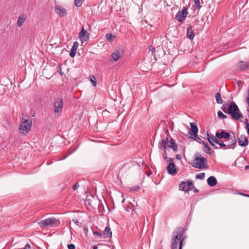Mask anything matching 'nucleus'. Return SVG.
I'll use <instances>...</instances> for the list:
<instances>
[{
    "mask_svg": "<svg viewBox=\"0 0 249 249\" xmlns=\"http://www.w3.org/2000/svg\"><path fill=\"white\" fill-rule=\"evenodd\" d=\"M221 109L225 113L231 114V118L234 120H240L244 118L243 115L234 102L230 103L228 108L225 105H223Z\"/></svg>",
    "mask_w": 249,
    "mask_h": 249,
    "instance_id": "obj_1",
    "label": "nucleus"
},
{
    "mask_svg": "<svg viewBox=\"0 0 249 249\" xmlns=\"http://www.w3.org/2000/svg\"><path fill=\"white\" fill-rule=\"evenodd\" d=\"M197 156L195 158V162L192 163V166L195 168H197L201 169L202 168H207V160L206 158L203 157L201 155L197 153Z\"/></svg>",
    "mask_w": 249,
    "mask_h": 249,
    "instance_id": "obj_2",
    "label": "nucleus"
},
{
    "mask_svg": "<svg viewBox=\"0 0 249 249\" xmlns=\"http://www.w3.org/2000/svg\"><path fill=\"white\" fill-rule=\"evenodd\" d=\"M59 224L58 221L54 217H50L38 222V225L41 228L45 227H53L58 226Z\"/></svg>",
    "mask_w": 249,
    "mask_h": 249,
    "instance_id": "obj_3",
    "label": "nucleus"
},
{
    "mask_svg": "<svg viewBox=\"0 0 249 249\" xmlns=\"http://www.w3.org/2000/svg\"><path fill=\"white\" fill-rule=\"evenodd\" d=\"M32 121L25 119L22 121L19 125V131L21 133L25 135L30 131L32 126Z\"/></svg>",
    "mask_w": 249,
    "mask_h": 249,
    "instance_id": "obj_4",
    "label": "nucleus"
},
{
    "mask_svg": "<svg viewBox=\"0 0 249 249\" xmlns=\"http://www.w3.org/2000/svg\"><path fill=\"white\" fill-rule=\"evenodd\" d=\"M160 142H162L163 144L165 146H167L168 147L171 148L174 151L176 152L178 149V146L177 144L174 142L173 138H171L170 139L168 136L165 140H161Z\"/></svg>",
    "mask_w": 249,
    "mask_h": 249,
    "instance_id": "obj_5",
    "label": "nucleus"
},
{
    "mask_svg": "<svg viewBox=\"0 0 249 249\" xmlns=\"http://www.w3.org/2000/svg\"><path fill=\"white\" fill-rule=\"evenodd\" d=\"M54 113L56 116L57 114L61 112L63 107V99L62 97L58 98L54 103Z\"/></svg>",
    "mask_w": 249,
    "mask_h": 249,
    "instance_id": "obj_6",
    "label": "nucleus"
},
{
    "mask_svg": "<svg viewBox=\"0 0 249 249\" xmlns=\"http://www.w3.org/2000/svg\"><path fill=\"white\" fill-rule=\"evenodd\" d=\"M188 7H184L181 11H179L176 15V19L179 21L182 22L185 18L187 16L188 12L187 10Z\"/></svg>",
    "mask_w": 249,
    "mask_h": 249,
    "instance_id": "obj_7",
    "label": "nucleus"
},
{
    "mask_svg": "<svg viewBox=\"0 0 249 249\" xmlns=\"http://www.w3.org/2000/svg\"><path fill=\"white\" fill-rule=\"evenodd\" d=\"M173 160H174L173 159H169V161L171 162L168 164L167 170L169 174L174 176L177 173V171L175 168V164L173 162Z\"/></svg>",
    "mask_w": 249,
    "mask_h": 249,
    "instance_id": "obj_8",
    "label": "nucleus"
},
{
    "mask_svg": "<svg viewBox=\"0 0 249 249\" xmlns=\"http://www.w3.org/2000/svg\"><path fill=\"white\" fill-rule=\"evenodd\" d=\"M184 233V229L182 227H178L177 229L176 232L174 233V236H173L175 239H179V240H182L183 238L182 237L183 234ZM185 239V237H184V239Z\"/></svg>",
    "mask_w": 249,
    "mask_h": 249,
    "instance_id": "obj_9",
    "label": "nucleus"
},
{
    "mask_svg": "<svg viewBox=\"0 0 249 249\" xmlns=\"http://www.w3.org/2000/svg\"><path fill=\"white\" fill-rule=\"evenodd\" d=\"M124 53V50L123 49H118L112 53L111 57L115 61H117L123 55Z\"/></svg>",
    "mask_w": 249,
    "mask_h": 249,
    "instance_id": "obj_10",
    "label": "nucleus"
},
{
    "mask_svg": "<svg viewBox=\"0 0 249 249\" xmlns=\"http://www.w3.org/2000/svg\"><path fill=\"white\" fill-rule=\"evenodd\" d=\"M54 10L60 17H65L67 15L66 9L62 6L55 5Z\"/></svg>",
    "mask_w": 249,
    "mask_h": 249,
    "instance_id": "obj_11",
    "label": "nucleus"
},
{
    "mask_svg": "<svg viewBox=\"0 0 249 249\" xmlns=\"http://www.w3.org/2000/svg\"><path fill=\"white\" fill-rule=\"evenodd\" d=\"M238 142L241 146H246L249 144L248 139L244 134L240 135L238 138Z\"/></svg>",
    "mask_w": 249,
    "mask_h": 249,
    "instance_id": "obj_12",
    "label": "nucleus"
},
{
    "mask_svg": "<svg viewBox=\"0 0 249 249\" xmlns=\"http://www.w3.org/2000/svg\"><path fill=\"white\" fill-rule=\"evenodd\" d=\"M79 36L81 40L85 41H87L89 39V34L87 31L84 30V26H82V27L81 32L79 34Z\"/></svg>",
    "mask_w": 249,
    "mask_h": 249,
    "instance_id": "obj_13",
    "label": "nucleus"
},
{
    "mask_svg": "<svg viewBox=\"0 0 249 249\" xmlns=\"http://www.w3.org/2000/svg\"><path fill=\"white\" fill-rule=\"evenodd\" d=\"M215 136L219 139L225 138L226 139H229L230 137V135L228 132H226L224 130L221 131L220 132H216L215 133Z\"/></svg>",
    "mask_w": 249,
    "mask_h": 249,
    "instance_id": "obj_14",
    "label": "nucleus"
},
{
    "mask_svg": "<svg viewBox=\"0 0 249 249\" xmlns=\"http://www.w3.org/2000/svg\"><path fill=\"white\" fill-rule=\"evenodd\" d=\"M237 67L240 71H244L249 68V62L241 61L238 63Z\"/></svg>",
    "mask_w": 249,
    "mask_h": 249,
    "instance_id": "obj_15",
    "label": "nucleus"
},
{
    "mask_svg": "<svg viewBox=\"0 0 249 249\" xmlns=\"http://www.w3.org/2000/svg\"><path fill=\"white\" fill-rule=\"evenodd\" d=\"M78 46V43L77 41L73 42V45L71 49L70 55L71 57H74L76 54V51Z\"/></svg>",
    "mask_w": 249,
    "mask_h": 249,
    "instance_id": "obj_16",
    "label": "nucleus"
},
{
    "mask_svg": "<svg viewBox=\"0 0 249 249\" xmlns=\"http://www.w3.org/2000/svg\"><path fill=\"white\" fill-rule=\"evenodd\" d=\"M158 147L160 149H161L164 151L163 153L162 154V156L164 160H166L167 158V154L166 152V147L163 144L162 142H159L158 143Z\"/></svg>",
    "mask_w": 249,
    "mask_h": 249,
    "instance_id": "obj_17",
    "label": "nucleus"
},
{
    "mask_svg": "<svg viewBox=\"0 0 249 249\" xmlns=\"http://www.w3.org/2000/svg\"><path fill=\"white\" fill-rule=\"evenodd\" d=\"M191 132L192 133V135L194 136H197L198 133V128L197 125L195 123H191Z\"/></svg>",
    "mask_w": 249,
    "mask_h": 249,
    "instance_id": "obj_18",
    "label": "nucleus"
},
{
    "mask_svg": "<svg viewBox=\"0 0 249 249\" xmlns=\"http://www.w3.org/2000/svg\"><path fill=\"white\" fill-rule=\"evenodd\" d=\"M217 180L213 176H211L207 179V183L211 187L214 186L217 184Z\"/></svg>",
    "mask_w": 249,
    "mask_h": 249,
    "instance_id": "obj_19",
    "label": "nucleus"
},
{
    "mask_svg": "<svg viewBox=\"0 0 249 249\" xmlns=\"http://www.w3.org/2000/svg\"><path fill=\"white\" fill-rule=\"evenodd\" d=\"M26 19V16L22 14L19 16L17 20V25L18 27L21 26Z\"/></svg>",
    "mask_w": 249,
    "mask_h": 249,
    "instance_id": "obj_20",
    "label": "nucleus"
},
{
    "mask_svg": "<svg viewBox=\"0 0 249 249\" xmlns=\"http://www.w3.org/2000/svg\"><path fill=\"white\" fill-rule=\"evenodd\" d=\"M187 36L192 40L195 37V33L192 30V27L190 25L187 27Z\"/></svg>",
    "mask_w": 249,
    "mask_h": 249,
    "instance_id": "obj_21",
    "label": "nucleus"
},
{
    "mask_svg": "<svg viewBox=\"0 0 249 249\" xmlns=\"http://www.w3.org/2000/svg\"><path fill=\"white\" fill-rule=\"evenodd\" d=\"M112 236V232L110 230V229L108 227H107L105 230L104 231V232H103V237L104 238H108V237H111Z\"/></svg>",
    "mask_w": 249,
    "mask_h": 249,
    "instance_id": "obj_22",
    "label": "nucleus"
},
{
    "mask_svg": "<svg viewBox=\"0 0 249 249\" xmlns=\"http://www.w3.org/2000/svg\"><path fill=\"white\" fill-rule=\"evenodd\" d=\"M229 138L230 140H231V142L227 144L228 149L232 148V146L234 145L236 143V139L234 135H233V136L230 137Z\"/></svg>",
    "mask_w": 249,
    "mask_h": 249,
    "instance_id": "obj_23",
    "label": "nucleus"
},
{
    "mask_svg": "<svg viewBox=\"0 0 249 249\" xmlns=\"http://www.w3.org/2000/svg\"><path fill=\"white\" fill-rule=\"evenodd\" d=\"M215 143L219 144L221 146V147L224 150L228 149L227 145L224 143V142L221 140H219L217 139H215Z\"/></svg>",
    "mask_w": 249,
    "mask_h": 249,
    "instance_id": "obj_24",
    "label": "nucleus"
},
{
    "mask_svg": "<svg viewBox=\"0 0 249 249\" xmlns=\"http://www.w3.org/2000/svg\"><path fill=\"white\" fill-rule=\"evenodd\" d=\"M202 143L204 145V151L209 154H211V149L209 146L208 144L206 142H205L204 141H202Z\"/></svg>",
    "mask_w": 249,
    "mask_h": 249,
    "instance_id": "obj_25",
    "label": "nucleus"
},
{
    "mask_svg": "<svg viewBox=\"0 0 249 249\" xmlns=\"http://www.w3.org/2000/svg\"><path fill=\"white\" fill-rule=\"evenodd\" d=\"M181 240H179V239H175V238H173L172 239V243L171 245L172 249H177L178 247V242L180 243Z\"/></svg>",
    "mask_w": 249,
    "mask_h": 249,
    "instance_id": "obj_26",
    "label": "nucleus"
},
{
    "mask_svg": "<svg viewBox=\"0 0 249 249\" xmlns=\"http://www.w3.org/2000/svg\"><path fill=\"white\" fill-rule=\"evenodd\" d=\"M115 36L112 35V34L108 33L106 35V38L108 41L109 42L113 41L115 39Z\"/></svg>",
    "mask_w": 249,
    "mask_h": 249,
    "instance_id": "obj_27",
    "label": "nucleus"
},
{
    "mask_svg": "<svg viewBox=\"0 0 249 249\" xmlns=\"http://www.w3.org/2000/svg\"><path fill=\"white\" fill-rule=\"evenodd\" d=\"M186 182V185L188 186L187 188L186 189V192H189L190 190H192L193 189V187H194V184L193 183L192 181H188Z\"/></svg>",
    "mask_w": 249,
    "mask_h": 249,
    "instance_id": "obj_28",
    "label": "nucleus"
},
{
    "mask_svg": "<svg viewBox=\"0 0 249 249\" xmlns=\"http://www.w3.org/2000/svg\"><path fill=\"white\" fill-rule=\"evenodd\" d=\"M215 98L216 99V103L218 104H221L223 103V101L221 98V95L219 93L217 92L215 93Z\"/></svg>",
    "mask_w": 249,
    "mask_h": 249,
    "instance_id": "obj_29",
    "label": "nucleus"
},
{
    "mask_svg": "<svg viewBox=\"0 0 249 249\" xmlns=\"http://www.w3.org/2000/svg\"><path fill=\"white\" fill-rule=\"evenodd\" d=\"M202 1V0H201ZM195 3V6L196 7V9H197L198 11L201 7L200 5V0H194Z\"/></svg>",
    "mask_w": 249,
    "mask_h": 249,
    "instance_id": "obj_30",
    "label": "nucleus"
},
{
    "mask_svg": "<svg viewBox=\"0 0 249 249\" xmlns=\"http://www.w3.org/2000/svg\"><path fill=\"white\" fill-rule=\"evenodd\" d=\"M207 140L210 143V144L214 148V149H218V147L214 144L213 142L211 140V139L210 137V135L208 133H207Z\"/></svg>",
    "mask_w": 249,
    "mask_h": 249,
    "instance_id": "obj_31",
    "label": "nucleus"
},
{
    "mask_svg": "<svg viewBox=\"0 0 249 249\" xmlns=\"http://www.w3.org/2000/svg\"><path fill=\"white\" fill-rule=\"evenodd\" d=\"M186 185V182L185 181H182L179 185V189L181 191H183L186 192V189L185 187Z\"/></svg>",
    "mask_w": 249,
    "mask_h": 249,
    "instance_id": "obj_32",
    "label": "nucleus"
},
{
    "mask_svg": "<svg viewBox=\"0 0 249 249\" xmlns=\"http://www.w3.org/2000/svg\"><path fill=\"white\" fill-rule=\"evenodd\" d=\"M141 188L139 185H135L129 188V191L132 192H134L138 191Z\"/></svg>",
    "mask_w": 249,
    "mask_h": 249,
    "instance_id": "obj_33",
    "label": "nucleus"
},
{
    "mask_svg": "<svg viewBox=\"0 0 249 249\" xmlns=\"http://www.w3.org/2000/svg\"><path fill=\"white\" fill-rule=\"evenodd\" d=\"M90 81L92 83L93 86H96V80L94 75H91L90 76Z\"/></svg>",
    "mask_w": 249,
    "mask_h": 249,
    "instance_id": "obj_34",
    "label": "nucleus"
},
{
    "mask_svg": "<svg viewBox=\"0 0 249 249\" xmlns=\"http://www.w3.org/2000/svg\"><path fill=\"white\" fill-rule=\"evenodd\" d=\"M218 117L220 119H225L227 118V116L224 114L221 111H219L217 112Z\"/></svg>",
    "mask_w": 249,
    "mask_h": 249,
    "instance_id": "obj_35",
    "label": "nucleus"
},
{
    "mask_svg": "<svg viewBox=\"0 0 249 249\" xmlns=\"http://www.w3.org/2000/svg\"><path fill=\"white\" fill-rule=\"evenodd\" d=\"M205 177V173H201L198 174H197L196 175V178L200 179H203Z\"/></svg>",
    "mask_w": 249,
    "mask_h": 249,
    "instance_id": "obj_36",
    "label": "nucleus"
},
{
    "mask_svg": "<svg viewBox=\"0 0 249 249\" xmlns=\"http://www.w3.org/2000/svg\"><path fill=\"white\" fill-rule=\"evenodd\" d=\"M82 1L81 0H74V4L77 7H79L81 5Z\"/></svg>",
    "mask_w": 249,
    "mask_h": 249,
    "instance_id": "obj_37",
    "label": "nucleus"
},
{
    "mask_svg": "<svg viewBox=\"0 0 249 249\" xmlns=\"http://www.w3.org/2000/svg\"><path fill=\"white\" fill-rule=\"evenodd\" d=\"M245 124L246 126V128L247 129V133L249 135V123L248 119H245Z\"/></svg>",
    "mask_w": 249,
    "mask_h": 249,
    "instance_id": "obj_38",
    "label": "nucleus"
},
{
    "mask_svg": "<svg viewBox=\"0 0 249 249\" xmlns=\"http://www.w3.org/2000/svg\"><path fill=\"white\" fill-rule=\"evenodd\" d=\"M194 139H195V140H196V142H199V143H202V141L201 140V139L200 138H199V137H198V136H197H197H194Z\"/></svg>",
    "mask_w": 249,
    "mask_h": 249,
    "instance_id": "obj_39",
    "label": "nucleus"
},
{
    "mask_svg": "<svg viewBox=\"0 0 249 249\" xmlns=\"http://www.w3.org/2000/svg\"><path fill=\"white\" fill-rule=\"evenodd\" d=\"M68 249H75V247L74 244H71L68 245Z\"/></svg>",
    "mask_w": 249,
    "mask_h": 249,
    "instance_id": "obj_40",
    "label": "nucleus"
},
{
    "mask_svg": "<svg viewBox=\"0 0 249 249\" xmlns=\"http://www.w3.org/2000/svg\"><path fill=\"white\" fill-rule=\"evenodd\" d=\"M57 72L61 75H62L63 74V73L62 71L61 68L60 66H59Z\"/></svg>",
    "mask_w": 249,
    "mask_h": 249,
    "instance_id": "obj_41",
    "label": "nucleus"
},
{
    "mask_svg": "<svg viewBox=\"0 0 249 249\" xmlns=\"http://www.w3.org/2000/svg\"><path fill=\"white\" fill-rule=\"evenodd\" d=\"M93 234H94V235H98V236H100H100H102V233H101L100 232L98 231H94V232H93Z\"/></svg>",
    "mask_w": 249,
    "mask_h": 249,
    "instance_id": "obj_42",
    "label": "nucleus"
},
{
    "mask_svg": "<svg viewBox=\"0 0 249 249\" xmlns=\"http://www.w3.org/2000/svg\"><path fill=\"white\" fill-rule=\"evenodd\" d=\"M210 137L211 139V140L213 141V142H215V139H218V138L216 136L215 137L213 135L211 136V137L210 136Z\"/></svg>",
    "mask_w": 249,
    "mask_h": 249,
    "instance_id": "obj_43",
    "label": "nucleus"
},
{
    "mask_svg": "<svg viewBox=\"0 0 249 249\" xmlns=\"http://www.w3.org/2000/svg\"><path fill=\"white\" fill-rule=\"evenodd\" d=\"M79 185L78 183H76L75 185H74L72 187V189L73 190H76L79 187Z\"/></svg>",
    "mask_w": 249,
    "mask_h": 249,
    "instance_id": "obj_44",
    "label": "nucleus"
},
{
    "mask_svg": "<svg viewBox=\"0 0 249 249\" xmlns=\"http://www.w3.org/2000/svg\"><path fill=\"white\" fill-rule=\"evenodd\" d=\"M184 240V238L182 239V240L180 241L179 249H182V247L183 245V241Z\"/></svg>",
    "mask_w": 249,
    "mask_h": 249,
    "instance_id": "obj_45",
    "label": "nucleus"
},
{
    "mask_svg": "<svg viewBox=\"0 0 249 249\" xmlns=\"http://www.w3.org/2000/svg\"><path fill=\"white\" fill-rule=\"evenodd\" d=\"M176 158L178 159V160H180L181 159V156L180 155H176Z\"/></svg>",
    "mask_w": 249,
    "mask_h": 249,
    "instance_id": "obj_46",
    "label": "nucleus"
},
{
    "mask_svg": "<svg viewBox=\"0 0 249 249\" xmlns=\"http://www.w3.org/2000/svg\"><path fill=\"white\" fill-rule=\"evenodd\" d=\"M246 101L247 103H249V89H248V95Z\"/></svg>",
    "mask_w": 249,
    "mask_h": 249,
    "instance_id": "obj_47",
    "label": "nucleus"
},
{
    "mask_svg": "<svg viewBox=\"0 0 249 249\" xmlns=\"http://www.w3.org/2000/svg\"><path fill=\"white\" fill-rule=\"evenodd\" d=\"M242 81H238V82H237V85H238V86H239V85H240V84H242Z\"/></svg>",
    "mask_w": 249,
    "mask_h": 249,
    "instance_id": "obj_48",
    "label": "nucleus"
},
{
    "mask_svg": "<svg viewBox=\"0 0 249 249\" xmlns=\"http://www.w3.org/2000/svg\"><path fill=\"white\" fill-rule=\"evenodd\" d=\"M198 191H198V189H194V192L195 193H198Z\"/></svg>",
    "mask_w": 249,
    "mask_h": 249,
    "instance_id": "obj_49",
    "label": "nucleus"
},
{
    "mask_svg": "<svg viewBox=\"0 0 249 249\" xmlns=\"http://www.w3.org/2000/svg\"><path fill=\"white\" fill-rule=\"evenodd\" d=\"M245 169L246 170L249 169V165H246V166H245Z\"/></svg>",
    "mask_w": 249,
    "mask_h": 249,
    "instance_id": "obj_50",
    "label": "nucleus"
},
{
    "mask_svg": "<svg viewBox=\"0 0 249 249\" xmlns=\"http://www.w3.org/2000/svg\"><path fill=\"white\" fill-rule=\"evenodd\" d=\"M151 174V172L150 171V172H148L147 173V175L148 176H149Z\"/></svg>",
    "mask_w": 249,
    "mask_h": 249,
    "instance_id": "obj_51",
    "label": "nucleus"
},
{
    "mask_svg": "<svg viewBox=\"0 0 249 249\" xmlns=\"http://www.w3.org/2000/svg\"><path fill=\"white\" fill-rule=\"evenodd\" d=\"M242 195L244 196H247V197H249V195L243 194H242Z\"/></svg>",
    "mask_w": 249,
    "mask_h": 249,
    "instance_id": "obj_52",
    "label": "nucleus"
},
{
    "mask_svg": "<svg viewBox=\"0 0 249 249\" xmlns=\"http://www.w3.org/2000/svg\"><path fill=\"white\" fill-rule=\"evenodd\" d=\"M98 247L96 246H94L93 247V249H97Z\"/></svg>",
    "mask_w": 249,
    "mask_h": 249,
    "instance_id": "obj_53",
    "label": "nucleus"
},
{
    "mask_svg": "<svg viewBox=\"0 0 249 249\" xmlns=\"http://www.w3.org/2000/svg\"><path fill=\"white\" fill-rule=\"evenodd\" d=\"M248 103V105H249V107H248V108H247V111H248L249 112V103Z\"/></svg>",
    "mask_w": 249,
    "mask_h": 249,
    "instance_id": "obj_54",
    "label": "nucleus"
},
{
    "mask_svg": "<svg viewBox=\"0 0 249 249\" xmlns=\"http://www.w3.org/2000/svg\"><path fill=\"white\" fill-rule=\"evenodd\" d=\"M165 132H166V133H168V129H167V130L165 131Z\"/></svg>",
    "mask_w": 249,
    "mask_h": 249,
    "instance_id": "obj_55",
    "label": "nucleus"
},
{
    "mask_svg": "<svg viewBox=\"0 0 249 249\" xmlns=\"http://www.w3.org/2000/svg\"><path fill=\"white\" fill-rule=\"evenodd\" d=\"M125 199H124L123 200H122V202H124V201Z\"/></svg>",
    "mask_w": 249,
    "mask_h": 249,
    "instance_id": "obj_56",
    "label": "nucleus"
}]
</instances>
